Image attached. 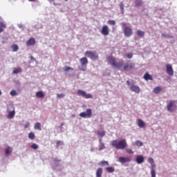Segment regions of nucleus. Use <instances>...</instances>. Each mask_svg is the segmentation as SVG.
I'll use <instances>...</instances> for the list:
<instances>
[{
	"label": "nucleus",
	"instance_id": "nucleus-1",
	"mask_svg": "<svg viewBox=\"0 0 177 177\" xmlns=\"http://www.w3.org/2000/svg\"><path fill=\"white\" fill-rule=\"evenodd\" d=\"M113 147H115L116 150H124L127 149L128 144L127 143V140L122 139L121 140H113L111 142Z\"/></svg>",
	"mask_w": 177,
	"mask_h": 177
},
{
	"label": "nucleus",
	"instance_id": "nucleus-2",
	"mask_svg": "<svg viewBox=\"0 0 177 177\" xmlns=\"http://www.w3.org/2000/svg\"><path fill=\"white\" fill-rule=\"evenodd\" d=\"M108 62L111 64L112 67H114L115 68H121L122 66H124V60H120L119 62H116L115 58L112 56H109L106 58Z\"/></svg>",
	"mask_w": 177,
	"mask_h": 177
},
{
	"label": "nucleus",
	"instance_id": "nucleus-3",
	"mask_svg": "<svg viewBox=\"0 0 177 177\" xmlns=\"http://www.w3.org/2000/svg\"><path fill=\"white\" fill-rule=\"evenodd\" d=\"M80 62L81 66L78 67L79 70H81V71H86V64H88V59L84 57L80 59Z\"/></svg>",
	"mask_w": 177,
	"mask_h": 177
},
{
	"label": "nucleus",
	"instance_id": "nucleus-4",
	"mask_svg": "<svg viewBox=\"0 0 177 177\" xmlns=\"http://www.w3.org/2000/svg\"><path fill=\"white\" fill-rule=\"evenodd\" d=\"M135 68V63L128 61L122 68L123 71H131V70Z\"/></svg>",
	"mask_w": 177,
	"mask_h": 177
},
{
	"label": "nucleus",
	"instance_id": "nucleus-5",
	"mask_svg": "<svg viewBox=\"0 0 177 177\" xmlns=\"http://www.w3.org/2000/svg\"><path fill=\"white\" fill-rule=\"evenodd\" d=\"M85 56L91 60H97V59H99V55H97V53H93L92 51H86L85 53Z\"/></svg>",
	"mask_w": 177,
	"mask_h": 177
},
{
	"label": "nucleus",
	"instance_id": "nucleus-6",
	"mask_svg": "<svg viewBox=\"0 0 177 177\" xmlns=\"http://www.w3.org/2000/svg\"><path fill=\"white\" fill-rule=\"evenodd\" d=\"M77 93L79 96H82V97H85V99H93V95L91 93L86 94V92L82 90H77Z\"/></svg>",
	"mask_w": 177,
	"mask_h": 177
},
{
	"label": "nucleus",
	"instance_id": "nucleus-7",
	"mask_svg": "<svg viewBox=\"0 0 177 177\" xmlns=\"http://www.w3.org/2000/svg\"><path fill=\"white\" fill-rule=\"evenodd\" d=\"M80 116L82 118H91V117H92V109H86V112L80 113Z\"/></svg>",
	"mask_w": 177,
	"mask_h": 177
},
{
	"label": "nucleus",
	"instance_id": "nucleus-8",
	"mask_svg": "<svg viewBox=\"0 0 177 177\" xmlns=\"http://www.w3.org/2000/svg\"><path fill=\"white\" fill-rule=\"evenodd\" d=\"M8 109H10L12 111H8L7 118H8L9 120H12V118H13V117H15V115L16 114V111H15V106L10 105Z\"/></svg>",
	"mask_w": 177,
	"mask_h": 177
},
{
	"label": "nucleus",
	"instance_id": "nucleus-9",
	"mask_svg": "<svg viewBox=\"0 0 177 177\" xmlns=\"http://www.w3.org/2000/svg\"><path fill=\"white\" fill-rule=\"evenodd\" d=\"M133 34V32L132 31V28L129 27H124V35L126 36L127 38H129Z\"/></svg>",
	"mask_w": 177,
	"mask_h": 177
},
{
	"label": "nucleus",
	"instance_id": "nucleus-10",
	"mask_svg": "<svg viewBox=\"0 0 177 177\" xmlns=\"http://www.w3.org/2000/svg\"><path fill=\"white\" fill-rule=\"evenodd\" d=\"M166 73L170 77H172V75H174V68H172V65H171V64H168L166 65Z\"/></svg>",
	"mask_w": 177,
	"mask_h": 177
},
{
	"label": "nucleus",
	"instance_id": "nucleus-11",
	"mask_svg": "<svg viewBox=\"0 0 177 177\" xmlns=\"http://www.w3.org/2000/svg\"><path fill=\"white\" fill-rule=\"evenodd\" d=\"M132 161V158L131 157H120L119 158V162L122 164H125V162H131Z\"/></svg>",
	"mask_w": 177,
	"mask_h": 177
},
{
	"label": "nucleus",
	"instance_id": "nucleus-12",
	"mask_svg": "<svg viewBox=\"0 0 177 177\" xmlns=\"http://www.w3.org/2000/svg\"><path fill=\"white\" fill-rule=\"evenodd\" d=\"M110 31L109 30V26H102V30H101V34H102V35H109Z\"/></svg>",
	"mask_w": 177,
	"mask_h": 177
},
{
	"label": "nucleus",
	"instance_id": "nucleus-13",
	"mask_svg": "<svg viewBox=\"0 0 177 177\" xmlns=\"http://www.w3.org/2000/svg\"><path fill=\"white\" fill-rule=\"evenodd\" d=\"M130 91L135 92V93H140V87L133 84L131 86Z\"/></svg>",
	"mask_w": 177,
	"mask_h": 177
},
{
	"label": "nucleus",
	"instance_id": "nucleus-14",
	"mask_svg": "<svg viewBox=\"0 0 177 177\" xmlns=\"http://www.w3.org/2000/svg\"><path fill=\"white\" fill-rule=\"evenodd\" d=\"M136 161L137 164H142V162H145V157L141 155H138L136 158Z\"/></svg>",
	"mask_w": 177,
	"mask_h": 177
},
{
	"label": "nucleus",
	"instance_id": "nucleus-15",
	"mask_svg": "<svg viewBox=\"0 0 177 177\" xmlns=\"http://www.w3.org/2000/svg\"><path fill=\"white\" fill-rule=\"evenodd\" d=\"M33 45H35V39H34L33 37H30L26 41V46H32Z\"/></svg>",
	"mask_w": 177,
	"mask_h": 177
},
{
	"label": "nucleus",
	"instance_id": "nucleus-16",
	"mask_svg": "<svg viewBox=\"0 0 177 177\" xmlns=\"http://www.w3.org/2000/svg\"><path fill=\"white\" fill-rule=\"evenodd\" d=\"M12 151H13V148L12 147H8L5 151V156L8 157L12 154Z\"/></svg>",
	"mask_w": 177,
	"mask_h": 177
},
{
	"label": "nucleus",
	"instance_id": "nucleus-17",
	"mask_svg": "<svg viewBox=\"0 0 177 177\" xmlns=\"http://www.w3.org/2000/svg\"><path fill=\"white\" fill-rule=\"evenodd\" d=\"M144 79L145 81H153V76L149 74V73H146L144 75Z\"/></svg>",
	"mask_w": 177,
	"mask_h": 177
},
{
	"label": "nucleus",
	"instance_id": "nucleus-18",
	"mask_svg": "<svg viewBox=\"0 0 177 177\" xmlns=\"http://www.w3.org/2000/svg\"><path fill=\"white\" fill-rule=\"evenodd\" d=\"M102 175H103V168L99 167L96 170V177H102Z\"/></svg>",
	"mask_w": 177,
	"mask_h": 177
},
{
	"label": "nucleus",
	"instance_id": "nucleus-19",
	"mask_svg": "<svg viewBox=\"0 0 177 177\" xmlns=\"http://www.w3.org/2000/svg\"><path fill=\"white\" fill-rule=\"evenodd\" d=\"M138 126L139 128H144V127H146V123H145V122H143V120L141 119H139L138 120Z\"/></svg>",
	"mask_w": 177,
	"mask_h": 177
},
{
	"label": "nucleus",
	"instance_id": "nucleus-20",
	"mask_svg": "<svg viewBox=\"0 0 177 177\" xmlns=\"http://www.w3.org/2000/svg\"><path fill=\"white\" fill-rule=\"evenodd\" d=\"M98 165H100L101 167H104V166L109 167L110 164L107 160H102L100 162L98 163Z\"/></svg>",
	"mask_w": 177,
	"mask_h": 177
},
{
	"label": "nucleus",
	"instance_id": "nucleus-21",
	"mask_svg": "<svg viewBox=\"0 0 177 177\" xmlns=\"http://www.w3.org/2000/svg\"><path fill=\"white\" fill-rule=\"evenodd\" d=\"M97 135L100 138H103L104 136H106V131H104V130H102V131H97Z\"/></svg>",
	"mask_w": 177,
	"mask_h": 177
},
{
	"label": "nucleus",
	"instance_id": "nucleus-22",
	"mask_svg": "<svg viewBox=\"0 0 177 177\" xmlns=\"http://www.w3.org/2000/svg\"><path fill=\"white\" fill-rule=\"evenodd\" d=\"M106 172H109V174H113V172H115V168L113 167H108L106 169Z\"/></svg>",
	"mask_w": 177,
	"mask_h": 177
},
{
	"label": "nucleus",
	"instance_id": "nucleus-23",
	"mask_svg": "<svg viewBox=\"0 0 177 177\" xmlns=\"http://www.w3.org/2000/svg\"><path fill=\"white\" fill-rule=\"evenodd\" d=\"M161 91H162V88H161L160 86H156L153 89V93H155L156 95H158V93H160V92H161Z\"/></svg>",
	"mask_w": 177,
	"mask_h": 177
},
{
	"label": "nucleus",
	"instance_id": "nucleus-24",
	"mask_svg": "<svg viewBox=\"0 0 177 177\" xmlns=\"http://www.w3.org/2000/svg\"><path fill=\"white\" fill-rule=\"evenodd\" d=\"M3 28H6V24L3 22H0V32H3Z\"/></svg>",
	"mask_w": 177,
	"mask_h": 177
},
{
	"label": "nucleus",
	"instance_id": "nucleus-25",
	"mask_svg": "<svg viewBox=\"0 0 177 177\" xmlns=\"http://www.w3.org/2000/svg\"><path fill=\"white\" fill-rule=\"evenodd\" d=\"M36 96L37 97H39L41 99L45 96V94H44V92L42 91H38L36 93Z\"/></svg>",
	"mask_w": 177,
	"mask_h": 177
},
{
	"label": "nucleus",
	"instance_id": "nucleus-26",
	"mask_svg": "<svg viewBox=\"0 0 177 177\" xmlns=\"http://www.w3.org/2000/svg\"><path fill=\"white\" fill-rule=\"evenodd\" d=\"M135 3H136L135 5L136 8H139V6H140L143 3V1L136 0Z\"/></svg>",
	"mask_w": 177,
	"mask_h": 177
},
{
	"label": "nucleus",
	"instance_id": "nucleus-27",
	"mask_svg": "<svg viewBox=\"0 0 177 177\" xmlns=\"http://www.w3.org/2000/svg\"><path fill=\"white\" fill-rule=\"evenodd\" d=\"M28 136L30 140H34L35 139V134L33 132H30Z\"/></svg>",
	"mask_w": 177,
	"mask_h": 177
},
{
	"label": "nucleus",
	"instance_id": "nucleus-28",
	"mask_svg": "<svg viewBox=\"0 0 177 177\" xmlns=\"http://www.w3.org/2000/svg\"><path fill=\"white\" fill-rule=\"evenodd\" d=\"M35 129H37V131H42V129L41 128V123L37 122L34 127Z\"/></svg>",
	"mask_w": 177,
	"mask_h": 177
},
{
	"label": "nucleus",
	"instance_id": "nucleus-29",
	"mask_svg": "<svg viewBox=\"0 0 177 177\" xmlns=\"http://www.w3.org/2000/svg\"><path fill=\"white\" fill-rule=\"evenodd\" d=\"M11 48L12 49V52H17V50H19V46L16 44H13L11 46Z\"/></svg>",
	"mask_w": 177,
	"mask_h": 177
},
{
	"label": "nucleus",
	"instance_id": "nucleus-30",
	"mask_svg": "<svg viewBox=\"0 0 177 177\" xmlns=\"http://www.w3.org/2000/svg\"><path fill=\"white\" fill-rule=\"evenodd\" d=\"M13 74H19V73H21V68H15L12 71Z\"/></svg>",
	"mask_w": 177,
	"mask_h": 177
},
{
	"label": "nucleus",
	"instance_id": "nucleus-31",
	"mask_svg": "<svg viewBox=\"0 0 177 177\" xmlns=\"http://www.w3.org/2000/svg\"><path fill=\"white\" fill-rule=\"evenodd\" d=\"M137 35H138V37H145V31L138 30H137Z\"/></svg>",
	"mask_w": 177,
	"mask_h": 177
},
{
	"label": "nucleus",
	"instance_id": "nucleus-32",
	"mask_svg": "<svg viewBox=\"0 0 177 177\" xmlns=\"http://www.w3.org/2000/svg\"><path fill=\"white\" fill-rule=\"evenodd\" d=\"M106 149V146L104 145V143H101L99 145V151H102V150H104Z\"/></svg>",
	"mask_w": 177,
	"mask_h": 177
},
{
	"label": "nucleus",
	"instance_id": "nucleus-33",
	"mask_svg": "<svg viewBox=\"0 0 177 177\" xmlns=\"http://www.w3.org/2000/svg\"><path fill=\"white\" fill-rule=\"evenodd\" d=\"M162 37H164V38H174V36L167 33H162Z\"/></svg>",
	"mask_w": 177,
	"mask_h": 177
},
{
	"label": "nucleus",
	"instance_id": "nucleus-34",
	"mask_svg": "<svg viewBox=\"0 0 177 177\" xmlns=\"http://www.w3.org/2000/svg\"><path fill=\"white\" fill-rule=\"evenodd\" d=\"M136 145L138 147H142V146H143V142H142V141H140V140H137V141H136Z\"/></svg>",
	"mask_w": 177,
	"mask_h": 177
},
{
	"label": "nucleus",
	"instance_id": "nucleus-35",
	"mask_svg": "<svg viewBox=\"0 0 177 177\" xmlns=\"http://www.w3.org/2000/svg\"><path fill=\"white\" fill-rule=\"evenodd\" d=\"M59 146H64V142L62 140L57 141L56 147H59Z\"/></svg>",
	"mask_w": 177,
	"mask_h": 177
},
{
	"label": "nucleus",
	"instance_id": "nucleus-36",
	"mask_svg": "<svg viewBox=\"0 0 177 177\" xmlns=\"http://www.w3.org/2000/svg\"><path fill=\"white\" fill-rule=\"evenodd\" d=\"M73 71V70H74L73 68L70 67V66H66L65 68H64V71H65L66 73H67V71Z\"/></svg>",
	"mask_w": 177,
	"mask_h": 177
},
{
	"label": "nucleus",
	"instance_id": "nucleus-37",
	"mask_svg": "<svg viewBox=\"0 0 177 177\" xmlns=\"http://www.w3.org/2000/svg\"><path fill=\"white\" fill-rule=\"evenodd\" d=\"M66 96V95L64 93H57V97L58 99H63V97H64Z\"/></svg>",
	"mask_w": 177,
	"mask_h": 177
},
{
	"label": "nucleus",
	"instance_id": "nucleus-38",
	"mask_svg": "<svg viewBox=\"0 0 177 177\" xmlns=\"http://www.w3.org/2000/svg\"><path fill=\"white\" fill-rule=\"evenodd\" d=\"M126 57L127 59H132V57H133V53H129L126 54Z\"/></svg>",
	"mask_w": 177,
	"mask_h": 177
},
{
	"label": "nucleus",
	"instance_id": "nucleus-39",
	"mask_svg": "<svg viewBox=\"0 0 177 177\" xmlns=\"http://www.w3.org/2000/svg\"><path fill=\"white\" fill-rule=\"evenodd\" d=\"M108 24L110 26H115V21L110 19L108 21Z\"/></svg>",
	"mask_w": 177,
	"mask_h": 177
},
{
	"label": "nucleus",
	"instance_id": "nucleus-40",
	"mask_svg": "<svg viewBox=\"0 0 177 177\" xmlns=\"http://www.w3.org/2000/svg\"><path fill=\"white\" fill-rule=\"evenodd\" d=\"M11 96H16L17 95V91L16 90H12L10 93Z\"/></svg>",
	"mask_w": 177,
	"mask_h": 177
},
{
	"label": "nucleus",
	"instance_id": "nucleus-41",
	"mask_svg": "<svg viewBox=\"0 0 177 177\" xmlns=\"http://www.w3.org/2000/svg\"><path fill=\"white\" fill-rule=\"evenodd\" d=\"M119 6H120V9L121 10V12L124 13V3H120Z\"/></svg>",
	"mask_w": 177,
	"mask_h": 177
},
{
	"label": "nucleus",
	"instance_id": "nucleus-42",
	"mask_svg": "<svg viewBox=\"0 0 177 177\" xmlns=\"http://www.w3.org/2000/svg\"><path fill=\"white\" fill-rule=\"evenodd\" d=\"M31 148L33 149V150H37V149H38V145L34 143L31 145Z\"/></svg>",
	"mask_w": 177,
	"mask_h": 177
},
{
	"label": "nucleus",
	"instance_id": "nucleus-43",
	"mask_svg": "<svg viewBox=\"0 0 177 177\" xmlns=\"http://www.w3.org/2000/svg\"><path fill=\"white\" fill-rule=\"evenodd\" d=\"M126 152L128 153V154H133V151L131 149H126Z\"/></svg>",
	"mask_w": 177,
	"mask_h": 177
},
{
	"label": "nucleus",
	"instance_id": "nucleus-44",
	"mask_svg": "<svg viewBox=\"0 0 177 177\" xmlns=\"http://www.w3.org/2000/svg\"><path fill=\"white\" fill-rule=\"evenodd\" d=\"M148 162H149V164H154V159H153V158H149Z\"/></svg>",
	"mask_w": 177,
	"mask_h": 177
},
{
	"label": "nucleus",
	"instance_id": "nucleus-45",
	"mask_svg": "<svg viewBox=\"0 0 177 177\" xmlns=\"http://www.w3.org/2000/svg\"><path fill=\"white\" fill-rule=\"evenodd\" d=\"M151 176L156 177V170H151Z\"/></svg>",
	"mask_w": 177,
	"mask_h": 177
},
{
	"label": "nucleus",
	"instance_id": "nucleus-46",
	"mask_svg": "<svg viewBox=\"0 0 177 177\" xmlns=\"http://www.w3.org/2000/svg\"><path fill=\"white\" fill-rule=\"evenodd\" d=\"M127 84L128 85V86H132V85H133V83L132 82H130L129 80L127 81Z\"/></svg>",
	"mask_w": 177,
	"mask_h": 177
},
{
	"label": "nucleus",
	"instance_id": "nucleus-47",
	"mask_svg": "<svg viewBox=\"0 0 177 177\" xmlns=\"http://www.w3.org/2000/svg\"><path fill=\"white\" fill-rule=\"evenodd\" d=\"M151 171H156V164L153 163V164H151Z\"/></svg>",
	"mask_w": 177,
	"mask_h": 177
},
{
	"label": "nucleus",
	"instance_id": "nucleus-48",
	"mask_svg": "<svg viewBox=\"0 0 177 177\" xmlns=\"http://www.w3.org/2000/svg\"><path fill=\"white\" fill-rule=\"evenodd\" d=\"M17 26L19 27V28H21V30H24V25L23 24H19Z\"/></svg>",
	"mask_w": 177,
	"mask_h": 177
},
{
	"label": "nucleus",
	"instance_id": "nucleus-49",
	"mask_svg": "<svg viewBox=\"0 0 177 177\" xmlns=\"http://www.w3.org/2000/svg\"><path fill=\"white\" fill-rule=\"evenodd\" d=\"M24 128H30V122H26L24 125Z\"/></svg>",
	"mask_w": 177,
	"mask_h": 177
},
{
	"label": "nucleus",
	"instance_id": "nucleus-50",
	"mask_svg": "<svg viewBox=\"0 0 177 177\" xmlns=\"http://www.w3.org/2000/svg\"><path fill=\"white\" fill-rule=\"evenodd\" d=\"M54 161L55 162H62V160L57 158H54Z\"/></svg>",
	"mask_w": 177,
	"mask_h": 177
},
{
	"label": "nucleus",
	"instance_id": "nucleus-51",
	"mask_svg": "<svg viewBox=\"0 0 177 177\" xmlns=\"http://www.w3.org/2000/svg\"><path fill=\"white\" fill-rule=\"evenodd\" d=\"M121 26H122V27L123 28V27H128V26H127V23H125V22H123V23H122L121 24Z\"/></svg>",
	"mask_w": 177,
	"mask_h": 177
},
{
	"label": "nucleus",
	"instance_id": "nucleus-52",
	"mask_svg": "<svg viewBox=\"0 0 177 177\" xmlns=\"http://www.w3.org/2000/svg\"><path fill=\"white\" fill-rule=\"evenodd\" d=\"M29 2H38V0H28Z\"/></svg>",
	"mask_w": 177,
	"mask_h": 177
},
{
	"label": "nucleus",
	"instance_id": "nucleus-53",
	"mask_svg": "<svg viewBox=\"0 0 177 177\" xmlns=\"http://www.w3.org/2000/svg\"><path fill=\"white\" fill-rule=\"evenodd\" d=\"M30 59H31L32 62H34V60H35V59L34 57H32V56H30Z\"/></svg>",
	"mask_w": 177,
	"mask_h": 177
},
{
	"label": "nucleus",
	"instance_id": "nucleus-54",
	"mask_svg": "<svg viewBox=\"0 0 177 177\" xmlns=\"http://www.w3.org/2000/svg\"><path fill=\"white\" fill-rule=\"evenodd\" d=\"M94 150H95V148H91L90 151H91V152H93V151H94Z\"/></svg>",
	"mask_w": 177,
	"mask_h": 177
},
{
	"label": "nucleus",
	"instance_id": "nucleus-55",
	"mask_svg": "<svg viewBox=\"0 0 177 177\" xmlns=\"http://www.w3.org/2000/svg\"><path fill=\"white\" fill-rule=\"evenodd\" d=\"M99 142H100V145H102V143H103V142H102V139H100Z\"/></svg>",
	"mask_w": 177,
	"mask_h": 177
},
{
	"label": "nucleus",
	"instance_id": "nucleus-56",
	"mask_svg": "<svg viewBox=\"0 0 177 177\" xmlns=\"http://www.w3.org/2000/svg\"><path fill=\"white\" fill-rule=\"evenodd\" d=\"M63 125H64V123H61L60 128H62V127H63Z\"/></svg>",
	"mask_w": 177,
	"mask_h": 177
},
{
	"label": "nucleus",
	"instance_id": "nucleus-57",
	"mask_svg": "<svg viewBox=\"0 0 177 177\" xmlns=\"http://www.w3.org/2000/svg\"><path fill=\"white\" fill-rule=\"evenodd\" d=\"M49 2H53L55 0H48Z\"/></svg>",
	"mask_w": 177,
	"mask_h": 177
},
{
	"label": "nucleus",
	"instance_id": "nucleus-58",
	"mask_svg": "<svg viewBox=\"0 0 177 177\" xmlns=\"http://www.w3.org/2000/svg\"><path fill=\"white\" fill-rule=\"evenodd\" d=\"M1 95H2V91H1V89H0V96H1Z\"/></svg>",
	"mask_w": 177,
	"mask_h": 177
},
{
	"label": "nucleus",
	"instance_id": "nucleus-59",
	"mask_svg": "<svg viewBox=\"0 0 177 177\" xmlns=\"http://www.w3.org/2000/svg\"><path fill=\"white\" fill-rule=\"evenodd\" d=\"M67 1H68V0H65L66 2H67Z\"/></svg>",
	"mask_w": 177,
	"mask_h": 177
}]
</instances>
